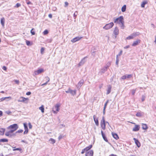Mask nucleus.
<instances>
[{
  "label": "nucleus",
  "mask_w": 156,
  "mask_h": 156,
  "mask_svg": "<svg viewBox=\"0 0 156 156\" xmlns=\"http://www.w3.org/2000/svg\"><path fill=\"white\" fill-rule=\"evenodd\" d=\"M18 128V126L17 124H14L8 126L7 129L10 130H12L13 132L16 130Z\"/></svg>",
  "instance_id": "f257e3e1"
},
{
  "label": "nucleus",
  "mask_w": 156,
  "mask_h": 156,
  "mask_svg": "<svg viewBox=\"0 0 156 156\" xmlns=\"http://www.w3.org/2000/svg\"><path fill=\"white\" fill-rule=\"evenodd\" d=\"M123 21V16H121L119 17L116 19L114 20L115 23L120 24Z\"/></svg>",
  "instance_id": "f03ea898"
},
{
  "label": "nucleus",
  "mask_w": 156,
  "mask_h": 156,
  "mask_svg": "<svg viewBox=\"0 0 156 156\" xmlns=\"http://www.w3.org/2000/svg\"><path fill=\"white\" fill-rule=\"evenodd\" d=\"M114 24L113 22H111L110 23L107 24L103 27V28L106 30H108L112 28L114 26Z\"/></svg>",
  "instance_id": "7ed1b4c3"
},
{
  "label": "nucleus",
  "mask_w": 156,
  "mask_h": 156,
  "mask_svg": "<svg viewBox=\"0 0 156 156\" xmlns=\"http://www.w3.org/2000/svg\"><path fill=\"white\" fill-rule=\"evenodd\" d=\"M101 126L102 129L103 130H105V118L104 116L102 118V119L101 122Z\"/></svg>",
  "instance_id": "20e7f679"
},
{
  "label": "nucleus",
  "mask_w": 156,
  "mask_h": 156,
  "mask_svg": "<svg viewBox=\"0 0 156 156\" xmlns=\"http://www.w3.org/2000/svg\"><path fill=\"white\" fill-rule=\"evenodd\" d=\"M110 64V63H108L106 66L101 69V72L104 73L106 72L107 68L109 67Z\"/></svg>",
  "instance_id": "39448f33"
},
{
  "label": "nucleus",
  "mask_w": 156,
  "mask_h": 156,
  "mask_svg": "<svg viewBox=\"0 0 156 156\" xmlns=\"http://www.w3.org/2000/svg\"><path fill=\"white\" fill-rule=\"evenodd\" d=\"M83 38V37H77L71 40V41L73 43H75L76 41H79Z\"/></svg>",
  "instance_id": "423d86ee"
},
{
  "label": "nucleus",
  "mask_w": 156,
  "mask_h": 156,
  "mask_svg": "<svg viewBox=\"0 0 156 156\" xmlns=\"http://www.w3.org/2000/svg\"><path fill=\"white\" fill-rule=\"evenodd\" d=\"M119 33V30L118 28L116 27H115L114 31L113 34L115 35V38H116V35H118Z\"/></svg>",
  "instance_id": "0eeeda50"
},
{
  "label": "nucleus",
  "mask_w": 156,
  "mask_h": 156,
  "mask_svg": "<svg viewBox=\"0 0 156 156\" xmlns=\"http://www.w3.org/2000/svg\"><path fill=\"white\" fill-rule=\"evenodd\" d=\"M66 92L67 93H70L73 95H75L76 94V90H73L70 88H69L66 91Z\"/></svg>",
  "instance_id": "6e6552de"
},
{
  "label": "nucleus",
  "mask_w": 156,
  "mask_h": 156,
  "mask_svg": "<svg viewBox=\"0 0 156 156\" xmlns=\"http://www.w3.org/2000/svg\"><path fill=\"white\" fill-rule=\"evenodd\" d=\"M87 58V56H86L85 57H84L80 61V62H79V63L78 64L79 66H80L83 65L84 63L86 62V60H85L86 58Z\"/></svg>",
  "instance_id": "1a4fd4ad"
},
{
  "label": "nucleus",
  "mask_w": 156,
  "mask_h": 156,
  "mask_svg": "<svg viewBox=\"0 0 156 156\" xmlns=\"http://www.w3.org/2000/svg\"><path fill=\"white\" fill-rule=\"evenodd\" d=\"M24 126L25 131L24 132V134H27L28 132V129L27 127V124L26 123H24Z\"/></svg>",
  "instance_id": "9d476101"
},
{
  "label": "nucleus",
  "mask_w": 156,
  "mask_h": 156,
  "mask_svg": "<svg viewBox=\"0 0 156 156\" xmlns=\"http://www.w3.org/2000/svg\"><path fill=\"white\" fill-rule=\"evenodd\" d=\"M133 140H134L135 143L137 147H140V144L139 140L135 138H133Z\"/></svg>",
  "instance_id": "9b49d317"
},
{
  "label": "nucleus",
  "mask_w": 156,
  "mask_h": 156,
  "mask_svg": "<svg viewBox=\"0 0 156 156\" xmlns=\"http://www.w3.org/2000/svg\"><path fill=\"white\" fill-rule=\"evenodd\" d=\"M93 150H90L86 153L85 156H93Z\"/></svg>",
  "instance_id": "f8f14e48"
},
{
  "label": "nucleus",
  "mask_w": 156,
  "mask_h": 156,
  "mask_svg": "<svg viewBox=\"0 0 156 156\" xmlns=\"http://www.w3.org/2000/svg\"><path fill=\"white\" fill-rule=\"evenodd\" d=\"M140 40L138 39L136 41H134L133 42V43L132 44V46H136L138 45L139 43H140Z\"/></svg>",
  "instance_id": "ddd939ff"
},
{
  "label": "nucleus",
  "mask_w": 156,
  "mask_h": 156,
  "mask_svg": "<svg viewBox=\"0 0 156 156\" xmlns=\"http://www.w3.org/2000/svg\"><path fill=\"white\" fill-rule=\"evenodd\" d=\"M28 99V98H26L23 97H20L18 100V102H24L26 100H27Z\"/></svg>",
  "instance_id": "4468645a"
},
{
  "label": "nucleus",
  "mask_w": 156,
  "mask_h": 156,
  "mask_svg": "<svg viewBox=\"0 0 156 156\" xmlns=\"http://www.w3.org/2000/svg\"><path fill=\"white\" fill-rule=\"evenodd\" d=\"M44 71L43 69H40L34 72V73L36 75H38V74L43 72Z\"/></svg>",
  "instance_id": "2eb2a0df"
},
{
  "label": "nucleus",
  "mask_w": 156,
  "mask_h": 156,
  "mask_svg": "<svg viewBox=\"0 0 156 156\" xmlns=\"http://www.w3.org/2000/svg\"><path fill=\"white\" fill-rule=\"evenodd\" d=\"M101 135L103 137V139L106 142H108V141L105 135V134L103 133V131L101 130Z\"/></svg>",
  "instance_id": "dca6fc26"
},
{
  "label": "nucleus",
  "mask_w": 156,
  "mask_h": 156,
  "mask_svg": "<svg viewBox=\"0 0 156 156\" xmlns=\"http://www.w3.org/2000/svg\"><path fill=\"white\" fill-rule=\"evenodd\" d=\"M93 118L96 125V126H98L99 125V122L98 119L96 118V116L95 115L93 116Z\"/></svg>",
  "instance_id": "f3484780"
},
{
  "label": "nucleus",
  "mask_w": 156,
  "mask_h": 156,
  "mask_svg": "<svg viewBox=\"0 0 156 156\" xmlns=\"http://www.w3.org/2000/svg\"><path fill=\"white\" fill-rule=\"evenodd\" d=\"M140 129L139 125H135V127L133 129V131H138Z\"/></svg>",
  "instance_id": "a211bd4d"
},
{
  "label": "nucleus",
  "mask_w": 156,
  "mask_h": 156,
  "mask_svg": "<svg viewBox=\"0 0 156 156\" xmlns=\"http://www.w3.org/2000/svg\"><path fill=\"white\" fill-rule=\"evenodd\" d=\"M84 82L83 80H81L78 84V88H80V87L82 86Z\"/></svg>",
  "instance_id": "6ab92c4d"
},
{
  "label": "nucleus",
  "mask_w": 156,
  "mask_h": 156,
  "mask_svg": "<svg viewBox=\"0 0 156 156\" xmlns=\"http://www.w3.org/2000/svg\"><path fill=\"white\" fill-rule=\"evenodd\" d=\"M111 88H112V86L111 85H109L108 86V89L107 90V93L106 94H109L111 90Z\"/></svg>",
  "instance_id": "aec40b11"
},
{
  "label": "nucleus",
  "mask_w": 156,
  "mask_h": 156,
  "mask_svg": "<svg viewBox=\"0 0 156 156\" xmlns=\"http://www.w3.org/2000/svg\"><path fill=\"white\" fill-rule=\"evenodd\" d=\"M112 134L113 137L116 140H117L119 138L118 136L116 133L112 132Z\"/></svg>",
  "instance_id": "412c9836"
},
{
  "label": "nucleus",
  "mask_w": 156,
  "mask_h": 156,
  "mask_svg": "<svg viewBox=\"0 0 156 156\" xmlns=\"http://www.w3.org/2000/svg\"><path fill=\"white\" fill-rule=\"evenodd\" d=\"M148 2L147 1H143L142 3L141 4V6L142 8H144L145 7V5Z\"/></svg>",
  "instance_id": "4be33fe9"
},
{
  "label": "nucleus",
  "mask_w": 156,
  "mask_h": 156,
  "mask_svg": "<svg viewBox=\"0 0 156 156\" xmlns=\"http://www.w3.org/2000/svg\"><path fill=\"white\" fill-rule=\"evenodd\" d=\"M5 129L3 128H0V135H4L5 131Z\"/></svg>",
  "instance_id": "5701e85b"
},
{
  "label": "nucleus",
  "mask_w": 156,
  "mask_h": 156,
  "mask_svg": "<svg viewBox=\"0 0 156 156\" xmlns=\"http://www.w3.org/2000/svg\"><path fill=\"white\" fill-rule=\"evenodd\" d=\"M13 133V131L12 130H10L8 131H7L5 133V135L7 136H10V133Z\"/></svg>",
  "instance_id": "b1692460"
},
{
  "label": "nucleus",
  "mask_w": 156,
  "mask_h": 156,
  "mask_svg": "<svg viewBox=\"0 0 156 156\" xmlns=\"http://www.w3.org/2000/svg\"><path fill=\"white\" fill-rule=\"evenodd\" d=\"M140 34V33L138 32H136V33H134L131 34L132 36L133 37V38L135 37L136 36L139 35Z\"/></svg>",
  "instance_id": "393cba45"
},
{
  "label": "nucleus",
  "mask_w": 156,
  "mask_h": 156,
  "mask_svg": "<svg viewBox=\"0 0 156 156\" xmlns=\"http://www.w3.org/2000/svg\"><path fill=\"white\" fill-rule=\"evenodd\" d=\"M5 20L4 18H2L1 19V23L2 26H4V25Z\"/></svg>",
  "instance_id": "a878e982"
},
{
  "label": "nucleus",
  "mask_w": 156,
  "mask_h": 156,
  "mask_svg": "<svg viewBox=\"0 0 156 156\" xmlns=\"http://www.w3.org/2000/svg\"><path fill=\"white\" fill-rule=\"evenodd\" d=\"M142 128L143 129H147L148 128V127L146 124H142Z\"/></svg>",
  "instance_id": "bb28decb"
},
{
  "label": "nucleus",
  "mask_w": 156,
  "mask_h": 156,
  "mask_svg": "<svg viewBox=\"0 0 156 156\" xmlns=\"http://www.w3.org/2000/svg\"><path fill=\"white\" fill-rule=\"evenodd\" d=\"M126 9V5H124L121 8V11L122 12H125Z\"/></svg>",
  "instance_id": "cd10ccee"
},
{
  "label": "nucleus",
  "mask_w": 156,
  "mask_h": 156,
  "mask_svg": "<svg viewBox=\"0 0 156 156\" xmlns=\"http://www.w3.org/2000/svg\"><path fill=\"white\" fill-rule=\"evenodd\" d=\"M92 145H90L89 146L87 147L84 149H85V150H86V151H87L88 150H89L90 149L92 148Z\"/></svg>",
  "instance_id": "c85d7f7f"
},
{
  "label": "nucleus",
  "mask_w": 156,
  "mask_h": 156,
  "mask_svg": "<svg viewBox=\"0 0 156 156\" xmlns=\"http://www.w3.org/2000/svg\"><path fill=\"white\" fill-rule=\"evenodd\" d=\"M39 109L41 110L42 113L44 112V106L42 105L39 108Z\"/></svg>",
  "instance_id": "c756f323"
},
{
  "label": "nucleus",
  "mask_w": 156,
  "mask_h": 156,
  "mask_svg": "<svg viewBox=\"0 0 156 156\" xmlns=\"http://www.w3.org/2000/svg\"><path fill=\"white\" fill-rule=\"evenodd\" d=\"M8 141V140L6 139H0V142H6Z\"/></svg>",
  "instance_id": "7c9ffc66"
},
{
  "label": "nucleus",
  "mask_w": 156,
  "mask_h": 156,
  "mask_svg": "<svg viewBox=\"0 0 156 156\" xmlns=\"http://www.w3.org/2000/svg\"><path fill=\"white\" fill-rule=\"evenodd\" d=\"M49 141L51 143H52V144L55 143V140L51 138L49 139Z\"/></svg>",
  "instance_id": "2f4dec72"
},
{
  "label": "nucleus",
  "mask_w": 156,
  "mask_h": 156,
  "mask_svg": "<svg viewBox=\"0 0 156 156\" xmlns=\"http://www.w3.org/2000/svg\"><path fill=\"white\" fill-rule=\"evenodd\" d=\"M59 106L58 105H57L55 106V110L57 111V112H58L59 110Z\"/></svg>",
  "instance_id": "473e14b6"
},
{
  "label": "nucleus",
  "mask_w": 156,
  "mask_h": 156,
  "mask_svg": "<svg viewBox=\"0 0 156 156\" xmlns=\"http://www.w3.org/2000/svg\"><path fill=\"white\" fill-rule=\"evenodd\" d=\"M10 98L9 97H3L1 98L0 99V101H3L5 100L6 99L8 98Z\"/></svg>",
  "instance_id": "72a5a7b5"
},
{
  "label": "nucleus",
  "mask_w": 156,
  "mask_h": 156,
  "mask_svg": "<svg viewBox=\"0 0 156 156\" xmlns=\"http://www.w3.org/2000/svg\"><path fill=\"white\" fill-rule=\"evenodd\" d=\"M34 28H32L30 30V33L32 35H34L35 34V32L34 31Z\"/></svg>",
  "instance_id": "f704fd0d"
},
{
  "label": "nucleus",
  "mask_w": 156,
  "mask_h": 156,
  "mask_svg": "<svg viewBox=\"0 0 156 156\" xmlns=\"http://www.w3.org/2000/svg\"><path fill=\"white\" fill-rule=\"evenodd\" d=\"M124 21H123L120 24V27L122 29H124Z\"/></svg>",
  "instance_id": "c9c22d12"
},
{
  "label": "nucleus",
  "mask_w": 156,
  "mask_h": 156,
  "mask_svg": "<svg viewBox=\"0 0 156 156\" xmlns=\"http://www.w3.org/2000/svg\"><path fill=\"white\" fill-rule=\"evenodd\" d=\"M122 50H121L120 51L119 54L116 55V57H117L118 58L119 56H120L121 55H122Z\"/></svg>",
  "instance_id": "e433bc0d"
},
{
  "label": "nucleus",
  "mask_w": 156,
  "mask_h": 156,
  "mask_svg": "<svg viewBox=\"0 0 156 156\" xmlns=\"http://www.w3.org/2000/svg\"><path fill=\"white\" fill-rule=\"evenodd\" d=\"M133 37L132 36V35L131 34L130 36L128 37H126V39L128 40H130L132 39H133Z\"/></svg>",
  "instance_id": "4c0bfd02"
},
{
  "label": "nucleus",
  "mask_w": 156,
  "mask_h": 156,
  "mask_svg": "<svg viewBox=\"0 0 156 156\" xmlns=\"http://www.w3.org/2000/svg\"><path fill=\"white\" fill-rule=\"evenodd\" d=\"M109 101V100H107V101L105 103V104L104 105V108H106L107 105Z\"/></svg>",
  "instance_id": "58836bf2"
},
{
  "label": "nucleus",
  "mask_w": 156,
  "mask_h": 156,
  "mask_svg": "<svg viewBox=\"0 0 156 156\" xmlns=\"http://www.w3.org/2000/svg\"><path fill=\"white\" fill-rule=\"evenodd\" d=\"M136 91V89H133L131 90V93L133 95H134Z\"/></svg>",
  "instance_id": "ea45409f"
},
{
  "label": "nucleus",
  "mask_w": 156,
  "mask_h": 156,
  "mask_svg": "<svg viewBox=\"0 0 156 156\" xmlns=\"http://www.w3.org/2000/svg\"><path fill=\"white\" fill-rule=\"evenodd\" d=\"M48 33V30H45L44 32H43V34L44 35H46Z\"/></svg>",
  "instance_id": "a19ab883"
},
{
  "label": "nucleus",
  "mask_w": 156,
  "mask_h": 156,
  "mask_svg": "<svg viewBox=\"0 0 156 156\" xmlns=\"http://www.w3.org/2000/svg\"><path fill=\"white\" fill-rule=\"evenodd\" d=\"M145 97L144 95L142 96L141 100L142 101H143L145 100Z\"/></svg>",
  "instance_id": "79ce46f5"
},
{
  "label": "nucleus",
  "mask_w": 156,
  "mask_h": 156,
  "mask_svg": "<svg viewBox=\"0 0 156 156\" xmlns=\"http://www.w3.org/2000/svg\"><path fill=\"white\" fill-rule=\"evenodd\" d=\"M126 76V78H130L132 76V75L131 74L127 75Z\"/></svg>",
  "instance_id": "37998d69"
},
{
  "label": "nucleus",
  "mask_w": 156,
  "mask_h": 156,
  "mask_svg": "<svg viewBox=\"0 0 156 156\" xmlns=\"http://www.w3.org/2000/svg\"><path fill=\"white\" fill-rule=\"evenodd\" d=\"M136 115L137 117H140L141 116V115L140 113L138 112L136 114Z\"/></svg>",
  "instance_id": "c03bdc74"
},
{
  "label": "nucleus",
  "mask_w": 156,
  "mask_h": 156,
  "mask_svg": "<svg viewBox=\"0 0 156 156\" xmlns=\"http://www.w3.org/2000/svg\"><path fill=\"white\" fill-rule=\"evenodd\" d=\"M22 149L20 148H14L13 149V151H21Z\"/></svg>",
  "instance_id": "a18cd8bd"
},
{
  "label": "nucleus",
  "mask_w": 156,
  "mask_h": 156,
  "mask_svg": "<svg viewBox=\"0 0 156 156\" xmlns=\"http://www.w3.org/2000/svg\"><path fill=\"white\" fill-rule=\"evenodd\" d=\"M21 6V4H20L19 3H17L16 5L15 6V7H16V8H18L19 7H20V6Z\"/></svg>",
  "instance_id": "49530a36"
},
{
  "label": "nucleus",
  "mask_w": 156,
  "mask_h": 156,
  "mask_svg": "<svg viewBox=\"0 0 156 156\" xmlns=\"http://www.w3.org/2000/svg\"><path fill=\"white\" fill-rule=\"evenodd\" d=\"M119 61V60L118 58L117 57H116V65H118Z\"/></svg>",
  "instance_id": "de8ad7c7"
},
{
  "label": "nucleus",
  "mask_w": 156,
  "mask_h": 156,
  "mask_svg": "<svg viewBox=\"0 0 156 156\" xmlns=\"http://www.w3.org/2000/svg\"><path fill=\"white\" fill-rule=\"evenodd\" d=\"M23 131L22 129L19 130L16 132V133H22V132H23Z\"/></svg>",
  "instance_id": "09e8293b"
},
{
  "label": "nucleus",
  "mask_w": 156,
  "mask_h": 156,
  "mask_svg": "<svg viewBox=\"0 0 156 156\" xmlns=\"http://www.w3.org/2000/svg\"><path fill=\"white\" fill-rule=\"evenodd\" d=\"M44 48L43 47H42L41 49V54H43V53L44 51Z\"/></svg>",
  "instance_id": "8fccbe9b"
},
{
  "label": "nucleus",
  "mask_w": 156,
  "mask_h": 156,
  "mask_svg": "<svg viewBox=\"0 0 156 156\" xmlns=\"http://www.w3.org/2000/svg\"><path fill=\"white\" fill-rule=\"evenodd\" d=\"M26 43L27 45L29 46L30 45V42L29 41H26Z\"/></svg>",
  "instance_id": "3c124183"
},
{
  "label": "nucleus",
  "mask_w": 156,
  "mask_h": 156,
  "mask_svg": "<svg viewBox=\"0 0 156 156\" xmlns=\"http://www.w3.org/2000/svg\"><path fill=\"white\" fill-rule=\"evenodd\" d=\"M77 12H76L73 14V16H74V19H75L76 18V16H77Z\"/></svg>",
  "instance_id": "603ef678"
},
{
  "label": "nucleus",
  "mask_w": 156,
  "mask_h": 156,
  "mask_svg": "<svg viewBox=\"0 0 156 156\" xmlns=\"http://www.w3.org/2000/svg\"><path fill=\"white\" fill-rule=\"evenodd\" d=\"M65 5L64 6L65 7H66L67 6L69 5L68 3L67 2H65Z\"/></svg>",
  "instance_id": "864d4df0"
},
{
  "label": "nucleus",
  "mask_w": 156,
  "mask_h": 156,
  "mask_svg": "<svg viewBox=\"0 0 156 156\" xmlns=\"http://www.w3.org/2000/svg\"><path fill=\"white\" fill-rule=\"evenodd\" d=\"M15 134H11V133L10 134V136H8L9 137H12V136H15Z\"/></svg>",
  "instance_id": "5fc2aeb1"
},
{
  "label": "nucleus",
  "mask_w": 156,
  "mask_h": 156,
  "mask_svg": "<svg viewBox=\"0 0 156 156\" xmlns=\"http://www.w3.org/2000/svg\"><path fill=\"white\" fill-rule=\"evenodd\" d=\"M121 79L123 80H125L126 79V75H124L122 76V77Z\"/></svg>",
  "instance_id": "6e6d98bb"
},
{
  "label": "nucleus",
  "mask_w": 156,
  "mask_h": 156,
  "mask_svg": "<svg viewBox=\"0 0 156 156\" xmlns=\"http://www.w3.org/2000/svg\"><path fill=\"white\" fill-rule=\"evenodd\" d=\"M28 125H29V128L30 129H31L32 128V125H31L30 123H28Z\"/></svg>",
  "instance_id": "4d7b16f0"
},
{
  "label": "nucleus",
  "mask_w": 156,
  "mask_h": 156,
  "mask_svg": "<svg viewBox=\"0 0 156 156\" xmlns=\"http://www.w3.org/2000/svg\"><path fill=\"white\" fill-rule=\"evenodd\" d=\"M45 78L46 79V80H47V82H49L50 81V78L49 77L47 76L45 77Z\"/></svg>",
  "instance_id": "13d9d810"
},
{
  "label": "nucleus",
  "mask_w": 156,
  "mask_h": 156,
  "mask_svg": "<svg viewBox=\"0 0 156 156\" xmlns=\"http://www.w3.org/2000/svg\"><path fill=\"white\" fill-rule=\"evenodd\" d=\"M6 113L8 115H9L12 113V112L10 111H7L6 112Z\"/></svg>",
  "instance_id": "bf43d9fd"
},
{
  "label": "nucleus",
  "mask_w": 156,
  "mask_h": 156,
  "mask_svg": "<svg viewBox=\"0 0 156 156\" xmlns=\"http://www.w3.org/2000/svg\"><path fill=\"white\" fill-rule=\"evenodd\" d=\"M31 94V93L29 91V92H27L26 93V94L27 95H30Z\"/></svg>",
  "instance_id": "052dcab7"
},
{
  "label": "nucleus",
  "mask_w": 156,
  "mask_h": 156,
  "mask_svg": "<svg viewBox=\"0 0 156 156\" xmlns=\"http://www.w3.org/2000/svg\"><path fill=\"white\" fill-rule=\"evenodd\" d=\"M86 151L85 150V149L84 148V149L82 150V151L81 152V154H83Z\"/></svg>",
  "instance_id": "680f3d73"
},
{
  "label": "nucleus",
  "mask_w": 156,
  "mask_h": 156,
  "mask_svg": "<svg viewBox=\"0 0 156 156\" xmlns=\"http://www.w3.org/2000/svg\"><path fill=\"white\" fill-rule=\"evenodd\" d=\"M62 137V136L61 135H60L58 137V139L59 140H60L61 139Z\"/></svg>",
  "instance_id": "e2e57ef3"
},
{
  "label": "nucleus",
  "mask_w": 156,
  "mask_h": 156,
  "mask_svg": "<svg viewBox=\"0 0 156 156\" xmlns=\"http://www.w3.org/2000/svg\"><path fill=\"white\" fill-rule=\"evenodd\" d=\"M106 108H104L103 110V114L104 115H105V110Z\"/></svg>",
  "instance_id": "0e129e2a"
},
{
  "label": "nucleus",
  "mask_w": 156,
  "mask_h": 156,
  "mask_svg": "<svg viewBox=\"0 0 156 156\" xmlns=\"http://www.w3.org/2000/svg\"><path fill=\"white\" fill-rule=\"evenodd\" d=\"M14 81L17 84H18L19 83V82L18 80H15Z\"/></svg>",
  "instance_id": "69168bd1"
},
{
  "label": "nucleus",
  "mask_w": 156,
  "mask_h": 156,
  "mask_svg": "<svg viewBox=\"0 0 156 156\" xmlns=\"http://www.w3.org/2000/svg\"><path fill=\"white\" fill-rule=\"evenodd\" d=\"M2 69L4 70H6L7 69V68L5 66H3L2 67Z\"/></svg>",
  "instance_id": "338daca9"
},
{
  "label": "nucleus",
  "mask_w": 156,
  "mask_h": 156,
  "mask_svg": "<svg viewBox=\"0 0 156 156\" xmlns=\"http://www.w3.org/2000/svg\"><path fill=\"white\" fill-rule=\"evenodd\" d=\"M48 17L50 18H52V15L51 14H49V15H48Z\"/></svg>",
  "instance_id": "774afa93"
}]
</instances>
